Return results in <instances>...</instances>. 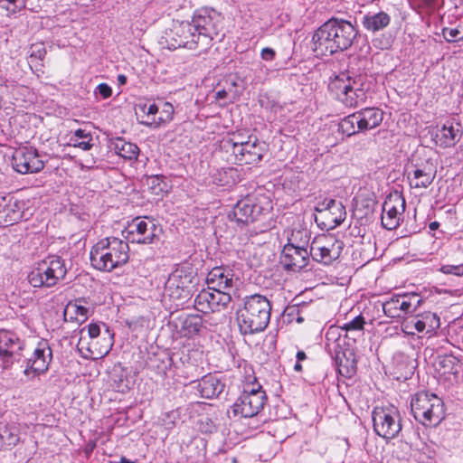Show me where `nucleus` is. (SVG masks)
Wrapping results in <instances>:
<instances>
[{
    "mask_svg": "<svg viewBox=\"0 0 463 463\" xmlns=\"http://www.w3.org/2000/svg\"><path fill=\"white\" fill-rule=\"evenodd\" d=\"M315 222L322 230L330 231L339 226L346 218L345 207L341 201L326 198L315 207Z\"/></svg>",
    "mask_w": 463,
    "mask_h": 463,
    "instance_id": "obj_14",
    "label": "nucleus"
},
{
    "mask_svg": "<svg viewBox=\"0 0 463 463\" xmlns=\"http://www.w3.org/2000/svg\"><path fill=\"white\" fill-rule=\"evenodd\" d=\"M223 88L216 90L214 98L216 100H222L230 98V95L233 92V89L236 87V82L232 79H225L223 80Z\"/></svg>",
    "mask_w": 463,
    "mask_h": 463,
    "instance_id": "obj_44",
    "label": "nucleus"
},
{
    "mask_svg": "<svg viewBox=\"0 0 463 463\" xmlns=\"http://www.w3.org/2000/svg\"><path fill=\"white\" fill-rule=\"evenodd\" d=\"M239 181V173L236 168L228 167L222 169H217L212 175L213 184L219 186L231 187L237 184Z\"/></svg>",
    "mask_w": 463,
    "mask_h": 463,
    "instance_id": "obj_35",
    "label": "nucleus"
},
{
    "mask_svg": "<svg viewBox=\"0 0 463 463\" xmlns=\"http://www.w3.org/2000/svg\"><path fill=\"white\" fill-rule=\"evenodd\" d=\"M372 418L373 430L383 439H394L402 430L401 415L394 406L375 407Z\"/></svg>",
    "mask_w": 463,
    "mask_h": 463,
    "instance_id": "obj_13",
    "label": "nucleus"
},
{
    "mask_svg": "<svg viewBox=\"0 0 463 463\" xmlns=\"http://www.w3.org/2000/svg\"><path fill=\"white\" fill-rule=\"evenodd\" d=\"M271 304L260 294L248 296L237 310V323L241 335H254L264 331L270 320Z\"/></svg>",
    "mask_w": 463,
    "mask_h": 463,
    "instance_id": "obj_2",
    "label": "nucleus"
},
{
    "mask_svg": "<svg viewBox=\"0 0 463 463\" xmlns=\"http://www.w3.org/2000/svg\"><path fill=\"white\" fill-rule=\"evenodd\" d=\"M358 30L349 21L332 17L314 33L313 50L318 55L327 56L349 49Z\"/></svg>",
    "mask_w": 463,
    "mask_h": 463,
    "instance_id": "obj_1",
    "label": "nucleus"
},
{
    "mask_svg": "<svg viewBox=\"0 0 463 463\" xmlns=\"http://www.w3.org/2000/svg\"><path fill=\"white\" fill-rule=\"evenodd\" d=\"M139 109L146 114V120H152L153 118H156V115L159 112V108L156 104L153 103L150 105H140Z\"/></svg>",
    "mask_w": 463,
    "mask_h": 463,
    "instance_id": "obj_48",
    "label": "nucleus"
},
{
    "mask_svg": "<svg viewBox=\"0 0 463 463\" xmlns=\"http://www.w3.org/2000/svg\"><path fill=\"white\" fill-rule=\"evenodd\" d=\"M414 419L427 427L438 426L445 417L443 401L435 393L419 392L411 400Z\"/></svg>",
    "mask_w": 463,
    "mask_h": 463,
    "instance_id": "obj_6",
    "label": "nucleus"
},
{
    "mask_svg": "<svg viewBox=\"0 0 463 463\" xmlns=\"http://www.w3.org/2000/svg\"><path fill=\"white\" fill-rule=\"evenodd\" d=\"M442 36L448 43H457L463 40V16L455 22L449 23V26L442 28Z\"/></svg>",
    "mask_w": 463,
    "mask_h": 463,
    "instance_id": "obj_36",
    "label": "nucleus"
},
{
    "mask_svg": "<svg viewBox=\"0 0 463 463\" xmlns=\"http://www.w3.org/2000/svg\"><path fill=\"white\" fill-rule=\"evenodd\" d=\"M158 227L154 220L147 217L134 218L123 231L128 243L151 244L156 239Z\"/></svg>",
    "mask_w": 463,
    "mask_h": 463,
    "instance_id": "obj_17",
    "label": "nucleus"
},
{
    "mask_svg": "<svg viewBox=\"0 0 463 463\" xmlns=\"http://www.w3.org/2000/svg\"><path fill=\"white\" fill-rule=\"evenodd\" d=\"M421 302L422 299L417 294L397 295L383 304V310L391 318H401L415 312Z\"/></svg>",
    "mask_w": 463,
    "mask_h": 463,
    "instance_id": "obj_21",
    "label": "nucleus"
},
{
    "mask_svg": "<svg viewBox=\"0 0 463 463\" xmlns=\"http://www.w3.org/2000/svg\"><path fill=\"white\" fill-rule=\"evenodd\" d=\"M439 365L444 369V373L457 375L461 365L459 360L453 355H445L439 361Z\"/></svg>",
    "mask_w": 463,
    "mask_h": 463,
    "instance_id": "obj_41",
    "label": "nucleus"
},
{
    "mask_svg": "<svg viewBox=\"0 0 463 463\" xmlns=\"http://www.w3.org/2000/svg\"><path fill=\"white\" fill-rule=\"evenodd\" d=\"M52 358V349L46 343H39L31 357L25 361L24 374L33 376L44 373Z\"/></svg>",
    "mask_w": 463,
    "mask_h": 463,
    "instance_id": "obj_23",
    "label": "nucleus"
},
{
    "mask_svg": "<svg viewBox=\"0 0 463 463\" xmlns=\"http://www.w3.org/2000/svg\"><path fill=\"white\" fill-rule=\"evenodd\" d=\"M410 318H411V320L413 324V326L417 332L421 333L424 331V323L421 320L420 314H419L415 317H410Z\"/></svg>",
    "mask_w": 463,
    "mask_h": 463,
    "instance_id": "obj_55",
    "label": "nucleus"
},
{
    "mask_svg": "<svg viewBox=\"0 0 463 463\" xmlns=\"http://www.w3.org/2000/svg\"><path fill=\"white\" fill-rule=\"evenodd\" d=\"M117 79L119 85H124L127 82V77L123 74H118Z\"/></svg>",
    "mask_w": 463,
    "mask_h": 463,
    "instance_id": "obj_59",
    "label": "nucleus"
},
{
    "mask_svg": "<svg viewBox=\"0 0 463 463\" xmlns=\"http://www.w3.org/2000/svg\"><path fill=\"white\" fill-rule=\"evenodd\" d=\"M276 52L270 47H265L261 50L260 57L262 60L270 61L275 59Z\"/></svg>",
    "mask_w": 463,
    "mask_h": 463,
    "instance_id": "obj_53",
    "label": "nucleus"
},
{
    "mask_svg": "<svg viewBox=\"0 0 463 463\" xmlns=\"http://www.w3.org/2000/svg\"><path fill=\"white\" fill-rule=\"evenodd\" d=\"M160 180L159 176L156 175V176H154L152 177V184H156V183Z\"/></svg>",
    "mask_w": 463,
    "mask_h": 463,
    "instance_id": "obj_64",
    "label": "nucleus"
},
{
    "mask_svg": "<svg viewBox=\"0 0 463 463\" xmlns=\"http://www.w3.org/2000/svg\"><path fill=\"white\" fill-rule=\"evenodd\" d=\"M111 147L120 157L126 160H136L139 154L138 146L124 138L118 137L111 142Z\"/></svg>",
    "mask_w": 463,
    "mask_h": 463,
    "instance_id": "obj_34",
    "label": "nucleus"
},
{
    "mask_svg": "<svg viewBox=\"0 0 463 463\" xmlns=\"http://www.w3.org/2000/svg\"><path fill=\"white\" fill-rule=\"evenodd\" d=\"M365 320L362 315L356 316L354 319L349 322L345 323L342 326H337L342 330V336L345 337L346 341V337H348V333L358 334L361 335L364 329Z\"/></svg>",
    "mask_w": 463,
    "mask_h": 463,
    "instance_id": "obj_40",
    "label": "nucleus"
},
{
    "mask_svg": "<svg viewBox=\"0 0 463 463\" xmlns=\"http://www.w3.org/2000/svg\"><path fill=\"white\" fill-rule=\"evenodd\" d=\"M156 368L158 369V374L165 375L166 373L167 365L165 364L163 367H161L159 364L156 365Z\"/></svg>",
    "mask_w": 463,
    "mask_h": 463,
    "instance_id": "obj_60",
    "label": "nucleus"
},
{
    "mask_svg": "<svg viewBox=\"0 0 463 463\" xmlns=\"http://www.w3.org/2000/svg\"><path fill=\"white\" fill-rule=\"evenodd\" d=\"M24 341L15 333L9 330H0V366L9 369L14 362L23 357Z\"/></svg>",
    "mask_w": 463,
    "mask_h": 463,
    "instance_id": "obj_19",
    "label": "nucleus"
},
{
    "mask_svg": "<svg viewBox=\"0 0 463 463\" xmlns=\"http://www.w3.org/2000/svg\"><path fill=\"white\" fill-rule=\"evenodd\" d=\"M97 91L103 99H108L112 95V90L107 83L99 84Z\"/></svg>",
    "mask_w": 463,
    "mask_h": 463,
    "instance_id": "obj_52",
    "label": "nucleus"
},
{
    "mask_svg": "<svg viewBox=\"0 0 463 463\" xmlns=\"http://www.w3.org/2000/svg\"><path fill=\"white\" fill-rule=\"evenodd\" d=\"M100 334V327L98 324H90L88 326V335L90 338H96Z\"/></svg>",
    "mask_w": 463,
    "mask_h": 463,
    "instance_id": "obj_56",
    "label": "nucleus"
},
{
    "mask_svg": "<svg viewBox=\"0 0 463 463\" xmlns=\"http://www.w3.org/2000/svg\"><path fill=\"white\" fill-rule=\"evenodd\" d=\"M359 115V129L366 131L377 128L383 119V112L378 108H365L356 111Z\"/></svg>",
    "mask_w": 463,
    "mask_h": 463,
    "instance_id": "obj_30",
    "label": "nucleus"
},
{
    "mask_svg": "<svg viewBox=\"0 0 463 463\" xmlns=\"http://www.w3.org/2000/svg\"><path fill=\"white\" fill-rule=\"evenodd\" d=\"M421 320L424 323V330L428 334H433L439 327L440 321L439 317L436 313L424 312L420 314Z\"/></svg>",
    "mask_w": 463,
    "mask_h": 463,
    "instance_id": "obj_42",
    "label": "nucleus"
},
{
    "mask_svg": "<svg viewBox=\"0 0 463 463\" xmlns=\"http://www.w3.org/2000/svg\"><path fill=\"white\" fill-rule=\"evenodd\" d=\"M461 136V125L454 121H447L442 127L437 128L432 133L436 145L442 147L454 146L459 141Z\"/></svg>",
    "mask_w": 463,
    "mask_h": 463,
    "instance_id": "obj_28",
    "label": "nucleus"
},
{
    "mask_svg": "<svg viewBox=\"0 0 463 463\" xmlns=\"http://www.w3.org/2000/svg\"><path fill=\"white\" fill-rule=\"evenodd\" d=\"M326 350L335 360L337 372L345 378H351L356 372V358L352 348L346 345L342 330L331 326L326 333Z\"/></svg>",
    "mask_w": 463,
    "mask_h": 463,
    "instance_id": "obj_4",
    "label": "nucleus"
},
{
    "mask_svg": "<svg viewBox=\"0 0 463 463\" xmlns=\"http://www.w3.org/2000/svg\"><path fill=\"white\" fill-rule=\"evenodd\" d=\"M307 307L308 306L305 303H303L301 306H292L288 308V316L292 317V320H295L298 324H301L305 320L303 314Z\"/></svg>",
    "mask_w": 463,
    "mask_h": 463,
    "instance_id": "obj_45",
    "label": "nucleus"
},
{
    "mask_svg": "<svg viewBox=\"0 0 463 463\" xmlns=\"http://www.w3.org/2000/svg\"><path fill=\"white\" fill-rule=\"evenodd\" d=\"M271 208V203L267 197L246 196L234 205L229 213V219L235 222L239 227H243L261 220Z\"/></svg>",
    "mask_w": 463,
    "mask_h": 463,
    "instance_id": "obj_10",
    "label": "nucleus"
},
{
    "mask_svg": "<svg viewBox=\"0 0 463 463\" xmlns=\"http://www.w3.org/2000/svg\"><path fill=\"white\" fill-rule=\"evenodd\" d=\"M203 327V318L199 315H188L181 323V331L184 336L197 335Z\"/></svg>",
    "mask_w": 463,
    "mask_h": 463,
    "instance_id": "obj_37",
    "label": "nucleus"
},
{
    "mask_svg": "<svg viewBox=\"0 0 463 463\" xmlns=\"http://www.w3.org/2000/svg\"><path fill=\"white\" fill-rule=\"evenodd\" d=\"M309 250L286 244L280 254V263L285 269L299 271L305 268L310 258Z\"/></svg>",
    "mask_w": 463,
    "mask_h": 463,
    "instance_id": "obj_26",
    "label": "nucleus"
},
{
    "mask_svg": "<svg viewBox=\"0 0 463 463\" xmlns=\"http://www.w3.org/2000/svg\"><path fill=\"white\" fill-rule=\"evenodd\" d=\"M222 147L230 153L234 162L239 165H256L262 160L268 151L267 144L256 137H249L247 141L227 138L222 141Z\"/></svg>",
    "mask_w": 463,
    "mask_h": 463,
    "instance_id": "obj_9",
    "label": "nucleus"
},
{
    "mask_svg": "<svg viewBox=\"0 0 463 463\" xmlns=\"http://www.w3.org/2000/svg\"><path fill=\"white\" fill-rule=\"evenodd\" d=\"M294 370L296 372H301L302 371V365L300 364V362H297L294 365Z\"/></svg>",
    "mask_w": 463,
    "mask_h": 463,
    "instance_id": "obj_62",
    "label": "nucleus"
},
{
    "mask_svg": "<svg viewBox=\"0 0 463 463\" xmlns=\"http://www.w3.org/2000/svg\"><path fill=\"white\" fill-rule=\"evenodd\" d=\"M192 21L200 43L199 54L205 53L212 46V42L220 36V18L200 14H195Z\"/></svg>",
    "mask_w": 463,
    "mask_h": 463,
    "instance_id": "obj_18",
    "label": "nucleus"
},
{
    "mask_svg": "<svg viewBox=\"0 0 463 463\" xmlns=\"http://www.w3.org/2000/svg\"><path fill=\"white\" fill-rule=\"evenodd\" d=\"M20 442V429L14 423L0 427V450L10 449Z\"/></svg>",
    "mask_w": 463,
    "mask_h": 463,
    "instance_id": "obj_33",
    "label": "nucleus"
},
{
    "mask_svg": "<svg viewBox=\"0 0 463 463\" xmlns=\"http://www.w3.org/2000/svg\"><path fill=\"white\" fill-rule=\"evenodd\" d=\"M90 260L94 269L110 272L128 261V243L117 237L103 238L92 246Z\"/></svg>",
    "mask_w": 463,
    "mask_h": 463,
    "instance_id": "obj_3",
    "label": "nucleus"
},
{
    "mask_svg": "<svg viewBox=\"0 0 463 463\" xmlns=\"http://www.w3.org/2000/svg\"><path fill=\"white\" fill-rule=\"evenodd\" d=\"M224 384L213 375L203 376L197 383L196 390L203 398L213 399L219 396Z\"/></svg>",
    "mask_w": 463,
    "mask_h": 463,
    "instance_id": "obj_29",
    "label": "nucleus"
},
{
    "mask_svg": "<svg viewBox=\"0 0 463 463\" xmlns=\"http://www.w3.org/2000/svg\"><path fill=\"white\" fill-rule=\"evenodd\" d=\"M43 157L33 146H20L14 151L11 165L21 175L34 174L44 168Z\"/></svg>",
    "mask_w": 463,
    "mask_h": 463,
    "instance_id": "obj_16",
    "label": "nucleus"
},
{
    "mask_svg": "<svg viewBox=\"0 0 463 463\" xmlns=\"http://www.w3.org/2000/svg\"><path fill=\"white\" fill-rule=\"evenodd\" d=\"M164 39L170 50L183 47L195 51L197 55H200V43L193 21L174 23L172 27L165 32Z\"/></svg>",
    "mask_w": 463,
    "mask_h": 463,
    "instance_id": "obj_12",
    "label": "nucleus"
},
{
    "mask_svg": "<svg viewBox=\"0 0 463 463\" xmlns=\"http://www.w3.org/2000/svg\"><path fill=\"white\" fill-rule=\"evenodd\" d=\"M24 203L10 194L0 195V226H8L24 218Z\"/></svg>",
    "mask_w": 463,
    "mask_h": 463,
    "instance_id": "obj_24",
    "label": "nucleus"
},
{
    "mask_svg": "<svg viewBox=\"0 0 463 463\" xmlns=\"http://www.w3.org/2000/svg\"><path fill=\"white\" fill-rule=\"evenodd\" d=\"M71 137H73V139H78V141L82 139H92L90 133L81 128L75 130Z\"/></svg>",
    "mask_w": 463,
    "mask_h": 463,
    "instance_id": "obj_54",
    "label": "nucleus"
},
{
    "mask_svg": "<svg viewBox=\"0 0 463 463\" xmlns=\"http://www.w3.org/2000/svg\"><path fill=\"white\" fill-rule=\"evenodd\" d=\"M66 274L64 260L58 255H50L30 271L28 281L33 288H52L64 279Z\"/></svg>",
    "mask_w": 463,
    "mask_h": 463,
    "instance_id": "obj_7",
    "label": "nucleus"
},
{
    "mask_svg": "<svg viewBox=\"0 0 463 463\" xmlns=\"http://www.w3.org/2000/svg\"><path fill=\"white\" fill-rule=\"evenodd\" d=\"M232 301L230 292L221 291L218 289L201 290L195 299L194 307L196 310L207 314L210 312H219L227 307Z\"/></svg>",
    "mask_w": 463,
    "mask_h": 463,
    "instance_id": "obj_20",
    "label": "nucleus"
},
{
    "mask_svg": "<svg viewBox=\"0 0 463 463\" xmlns=\"http://www.w3.org/2000/svg\"><path fill=\"white\" fill-rule=\"evenodd\" d=\"M197 283V271L194 265L184 261L176 266L170 273L165 286V294L176 302L184 305L193 295V288Z\"/></svg>",
    "mask_w": 463,
    "mask_h": 463,
    "instance_id": "obj_5",
    "label": "nucleus"
},
{
    "mask_svg": "<svg viewBox=\"0 0 463 463\" xmlns=\"http://www.w3.org/2000/svg\"><path fill=\"white\" fill-rule=\"evenodd\" d=\"M391 23V16L383 12L368 13L364 15L362 24L364 28L371 33H376L386 28Z\"/></svg>",
    "mask_w": 463,
    "mask_h": 463,
    "instance_id": "obj_31",
    "label": "nucleus"
},
{
    "mask_svg": "<svg viewBox=\"0 0 463 463\" xmlns=\"http://www.w3.org/2000/svg\"><path fill=\"white\" fill-rule=\"evenodd\" d=\"M404 211V197L397 192L390 194L383 204V214L381 217L383 226L390 231L396 229L402 219Z\"/></svg>",
    "mask_w": 463,
    "mask_h": 463,
    "instance_id": "obj_22",
    "label": "nucleus"
},
{
    "mask_svg": "<svg viewBox=\"0 0 463 463\" xmlns=\"http://www.w3.org/2000/svg\"><path fill=\"white\" fill-rule=\"evenodd\" d=\"M311 240V232L304 226V224L298 222L294 223L293 227L288 235V243L291 246H298L309 250Z\"/></svg>",
    "mask_w": 463,
    "mask_h": 463,
    "instance_id": "obj_32",
    "label": "nucleus"
},
{
    "mask_svg": "<svg viewBox=\"0 0 463 463\" xmlns=\"http://www.w3.org/2000/svg\"><path fill=\"white\" fill-rule=\"evenodd\" d=\"M78 302L79 301L76 300L75 303H69L64 314L66 315L69 310H71L75 315V319L77 321L84 322L88 317L89 309L84 306L78 304Z\"/></svg>",
    "mask_w": 463,
    "mask_h": 463,
    "instance_id": "obj_43",
    "label": "nucleus"
},
{
    "mask_svg": "<svg viewBox=\"0 0 463 463\" xmlns=\"http://www.w3.org/2000/svg\"><path fill=\"white\" fill-rule=\"evenodd\" d=\"M297 362L304 361L307 358V354L304 351L299 350L296 354Z\"/></svg>",
    "mask_w": 463,
    "mask_h": 463,
    "instance_id": "obj_58",
    "label": "nucleus"
},
{
    "mask_svg": "<svg viewBox=\"0 0 463 463\" xmlns=\"http://www.w3.org/2000/svg\"><path fill=\"white\" fill-rule=\"evenodd\" d=\"M344 249V242L331 234H320L311 241L310 257L319 263L329 265L336 260Z\"/></svg>",
    "mask_w": 463,
    "mask_h": 463,
    "instance_id": "obj_15",
    "label": "nucleus"
},
{
    "mask_svg": "<svg viewBox=\"0 0 463 463\" xmlns=\"http://www.w3.org/2000/svg\"><path fill=\"white\" fill-rule=\"evenodd\" d=\"M444 274H453L456 276L463 275V263L459 265H444L440 268Z\"/></svg>",
    "mask_w": 463,
    "mask_h": 463,
    "instance_id": "obj_49",
    "label": "nucleus"
},
{
    "mask_svg": "<svg viewBox=\"0 0 463 463\" xmlns=\"http://www.w3.org/2000/svg\"><path fill=\"white\" fill-rule=\"evenodd\" d=\"M402 326V330L404 333H406L408 335L414 334L415 328H414L413 324L410 317L403 321Z\"/></svg>",
    "mask_w": 463,
    "mask_h": 463,
    "instance_id": "obj_57",
    "label": "nucleus"
},
{
    "mask_svg": "<svg viewBox=\"0 0 463 463\" xmlns=\"http://www.w3.org/2000/svg\"><path fill=\"white\" fill-rule=\"evenodd\" d=\"M437 169L433 163L426 161L420 165H415L414 168L408 172L407 178L411 188H428L436 178Z\"/></svg>",
    "mask_w": 463,
    "mask_h": 463,
    "instance_id": "obj_27",
    "label": "nucleus"
},
{
    "mask_svg": "<svg viewBox=\"0 0 463 463\" xmlns=\"http://www.w3.org/2000/svg\"><path fill=\"white\" fill-rule=\"evenodd\" d=\"M267 402L266 392L258 383H248L233 403L232 409L234 416L251 418L257 416Z\"/></svg>",
    "mask_w": 463,
    "mask_h": 463,
    "instance_id": "obj_11",
    "label": "nucleus"
},
{
    "mask_svg": "<svg viewBox=\"0 0 463 463\" xmlns=\"http://www.w3.org/2000/svg\"><path fill=\"white\" fill-rule=\"evenodd\" d=\"M117 463H134V462H131L130 460H128L123 457V458H121L120 461L117 462Z\"/></svg>",
    "mask_w": 463,
    "mask_h": 463,
    "instance_id": "obj_63",
    "label": "nucleus"
},
{
    "mask_svg": "<svg viewBox=\"0 0 463 463\" xmlns=\"http://www.w3.org/2000/svg\"><path fill=\"white\" fill-rule=\"evenodd\" d=\"M359 115H356V112L345 117L338 125V130L342 134L351 137L358 132H362L359 129Z\"/></svg>",
    "mask_w": 463,
    "mask_h": 463,
    "instance_id": "obj_38",
    "label": "nucleus"
},
{
    "mask_svg": "<svg viewBox=\"0 0 463 463\" xmlns=\"http://www.w3.org/2000/svg\"><path fill=\"white\" fill-rule=\"evenodd\" d=\"M328 88L335 99L345 107L355 108L366 100L361 77L342 73L331 80Z\"/></svg>",
    "mask_w": 463,
    "mask_h": 463,
    "instance_id": "obj_8",
    "label": "nucleus"
},
{
    "mask_svg": "<svg viewBox=\"0 0 463 463\" xmlns=\"http://www.w3.org/2000/svg\"><path fill=\"white\" fill-rule=\"evenodd\" d=\"M419 5L426 12L433 11L438 5V0H419Z\"/></svg>",
    "mask_w": 463,
    "mask_h": 463,
    "instance_id": "obj_51",
    "label": "nucleus"
},
{
    "mask_svg": "<svg viewBox=\"0 0 463 463\" xmlns=\"http://www.w3.org/2000/svg\"><path fill=\"white\" fill-rule=\"evenodd\" d=\"M91 140L92 139H82L80 141H78V139H73V137H71V141L73 142V146L84 151L91 149V147L93 146Z\"/></svg>",
    "mask_w": 463,
    "mask_h": 463,
    "instance_id": "obj_50",
    "label": "nucleus"
},
{
    "mask_svg": "<svg viewBox=\"0 0 463 463\" xmlns=\"http://www.w3.org/2000/svg\"><path fill=\"white\" fill-rule=\"evenodd\" d=\"M174 112L175 109L173 105L169 102H165L163 103L161 109H159L158 118H153L152 120H141V124L149 127H158L163 123L171 121L173 118Z\"/></svg>",
    "mask_w": 463,
    "mask_h": 463,
    "instance_id": "obj_39",
    "label": "nucleus"
},
{
    "mask_svg": "<svg viewBox=\"0 0 463 463\" xmlns=\"http://www.w3.org/2000/svg\"><path fill=\"white\" fill-rule=\"evenodd\" d=\"M46 55V49L42 43H33L30 47L31 58L43 60Z\"/></svg>",
    "mask_w": 463,
    "mask_h": 463,
    "instance_id": "obj_47",
    "label": "nucleus"
},
{
    "mask_svg": "<svg viewBox=\"0 0 463 463\" xmlns=\"http://www.w3.org/2000/svg\"><path fill=\"white\" fill-rule=\"evenodd\" d=\"M439 227V222H431L430 224H429V228L430 230L431 231H435L437 230L438 228Z\"/></svg>",
    "mask_w": 463,
    "mask_h": 463,
    "instance_id": "obj_61",
    "label": "nucleus"
},
{
    "mask_svg": "<svg viewBox=\"0 0 463 463\" xmlns=\"http://www.w3.org/2000/svg\"><path fill=\"white\" fill-rule=\"evenodd\" d=\"M239 278L229 267H214L206 276V283L210 289H218L229 292L238 283Z\"/></svg>",
    "mask_w": 463,
    "mask_h": 463,
    "instance_id": "obj_25",
    "label": "nucleus"
},
{
    "mask_svg": "<svg viewBox=\"0 0 463 463\" xmlns=\"http://www.w3.org/2000/svg\"><path fill=\"white\" fill-rule=\"evenodd\" d=\"M23 6L21 0H0V7L8 13L14 14Z\"/></svg>",
    "mask_w": 463,
    "mask_h": 463,
    "instance_id": "obj_46",
    "label": "nucleus"
}]
</instances>
